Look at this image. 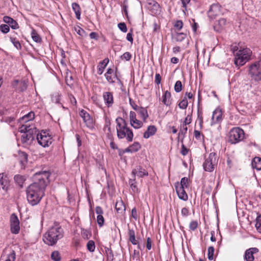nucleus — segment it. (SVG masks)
Instances as JSON below:
<instances>
[{"mask_svg":"<svg viewBox=\"0 0 261 261\" xmlns=\"http://www.w3.org/2000/svg\"><path fill=\"white\" fill-rule=\"evenodd\" d=\"M74 30L80 36L83 37L85 34V31L79 26L74 27Z\"/></svg>","mask_w":261,"mask_h":261,"instance_id":"obj_49","label":"nucleus"},{"mask_svg":"<svg viewBox=\"0 0 261 261\" xmlns=\"http://www.w3.org/2000/svg\"><path fill=\"white\" fill-rule=\"evenodd\" d=\"M130 122L131 125L133 127H134L135 128H136V129L141 127L143 125V123L141 121H140L137 119H135L132 121H130Z\"/></svg>","mask_w":261,"mask_h":261,"instance_id":"obj_37","label":"nucleus"},{"mask_svg":"<svg viewBox=\"0 0 261 261\" xmlns=\"http://www.w3.org/2000/svg\"><path fill=\"white\" fill-rule=\"evenodd\" d=\"M51 258L54 261H60L61 256L58 251H54L51 254Z\"/></svg>","mask_w":261,"mask_h":261,"instance_id":"obj_40","label":"nucleus"},{"mask_svg":"<svg viewBox=\"0 0 261 261\" xmlns=\"http://www.w3.org/2000/svg\"><path fill=\"white\" fill-rule=\"evenodd\" d=\"M118 28L123 32L126 33L127 31V27L124 22H120L118 24Z\"/></svg>","mask_w":261,"mask_h":261,"instance_id":"obj_53","label":"nucleus"},{"mask_svg":"<svg viewBox=\"0 0 261 261\" xmlns=\"http://www.w3.org/2000/svg\"><path fill=\"white\" fill-rule=\"evenodd\" d=\"M132 174L135 177L136 176L139 177H143L148 175V172L141 166H137L133 169Z\"/></svg>","mask_w":261,"mask_h":261,"instance_id":"obj_14","label":"nucleus"},{"mask_svg":"<svg viewBox=\"0 0 261 261\" xmlns=\"http://www.w3.org/2000/svg\"><path fill=\"white\" fill-rule=\"evenodd\" d=\"M129 240L133 245H138V248L141 250L138 241L136 239L135 232L133 229H128Z\"/></svg>","mask_w":261,"mask_h":261,"instance_id":"obj_25","label":"nucleus"},{"mask_svg":"<svg viewBox=\"0 0 261 261\" xmlns=\"http://www.w3.org/2000/svg\"><path fill=\"white\" fill-rule=\"evenodd\" d=\"M244 137V130L239 128L235 127L229 132V141L231 144H236L242 140Z\"/></svg>","mask_w":261,"mask_h":261,"instance_id":"obj_5","label":"nucleus"},{"mask_svg":"<svg viewBox=\"0 0 261 261\" xmlns=\"http://www.w3.org/2000/svg\"><path fill=\"white\" fill-rule=\"evenodd\" d=\"M218 23L221 28H223L226 23V20L225 18H221L218 20Z\"/></svg>","mask_w":261,"mask_h":261,"instance_id":"obj_63","label":"nucleus"},{"mask_svg":"<svg viewBox=\"0 0 261 261\" xmlns=\"http://www.w3.org/2000/svg\"><path fill=\"white\" fill-rule=\"evenodd\" d=\"M3 21L8 24L9 27H10L12 29H16L18 28V24L17 22L14 20L12 18L5 16L3 17Z\"/></svg>","mask_w":261,"mask_h":261,"instance_id":"obj_18","label":"nucleus"},{"mask_svg":"<svg viewBox=\"0 0 261 261\" xmlns=\"http://www.w3.org/2000/svg\"><path fill=\"white\" fill-rule=\"evenodd\" d=\"M136 111L137 112L140 117L142 119L144 122H146L147 118L148 117L147 110L146 108L139 107Z\"/></svg>","mask_w":261,"mask_h":261,"instance_id":"obj_24","label":"nucleus"},{"mask_svg":"<svg viewBox=\"0 0 261 261\" xmlns=\"http://www.w3.org/2000/svg\"><path fill=\"white\" fill-rule=\"evenodd\" d=\"M23 134L21 137V141L23 144H31L34 140V137L29 135L27 133H23Z\"/></svg>","mask_w":261,"mask_h":261,"instance_id":"obj_26","label":"nucleus"},{"mask_svg":"<svg viewBox=\"0 0 261 261\" xmlns=\"http://www.w3.org/2000/svg\"><path fill=\"white\" fill-rule=\"evenodd\" d=\"M181 213V215L184 217H187L190 214L189 210L186 207H184L182 208Z\"/></svg>","mask_w":261,"mask_h":261,"instance_id":"obj_61","label":"nucleus"},{"mask_svg":"<svg viewBox=\"0 0 261 261\" xmlns=\"http://www.w3.org/2000/svg\"><path fill=\"white\" fill-rule=\"evenodd\" d=\"M188 105V102L187 97H185L184 98L178 103L179 107L181 109H186Z\"/></svg>","mask_w":261,"mask_h":261,"instance_id":"obj_43","label":"nucleus"},{"mask_svg":"<svg viewBox=\"0 0 261 261\" xmlns=\"http://www.w3.org/2000/svg\"><path fill=\"white\" fill-rule=\"evenodd\" d=\"M255 227L257 231L261 233V214L258 216L256 219Z\"/></svg>","mask_w":261,"mask_h":261,"instance_id":"obj_39","label":"nucleus"},{"mask_svg":"<svg viewBox=\"0 0 261 261\" xmlns=\"http://www.w3.org/2000/svg\"><path fill=\"white\" fill-rule=\"evenodd\" d=\"M60 94H59L58 93L54 94L51 96L52 101L56 103H60Z\"/></svg>","mask_w":261,"mask_h":261,"instance_id":"obj_45","label":"nucleus"},{"mask_svg":"<svg viewBox=\"0 0 261 261\" xmlns=\"http://www.w3.org/2000/svg\"><path fill=\"white\" fill-rule=\"evenodd\" d=\"M141 147L140 144L138 142H135L132 145L125 148L124 152H135L138 151Z\"/></svg>","mask_w":261,"mask_h":261,"instance_id":"obj_21","label":"nucleus"},{"mask_svg":"<svg viewBox=\"0 0 261 261\" xmlns=\"http://www.w3.org/2000/svg\"><path fill=\"white\" fill-rule=\"evenodd\" d=\"M222 13L221 7L218 4H214L210 7L207 12L208 17L211 19H215Z\"/></svg>","mask_w":261,"mask_h":261,"instance_id":"obj_11","label":"nucleus"},{"mask_svg":"<svg viewBox=\"0 0 261 261\" xmlns=\"http://www.w3.org/2000/svg\"><path fill=\"white\" fill-rule=\"evenodd\" d=\"M182 90V84L180 81H177L174 85V90L176 92H179Z\"/></svg>","mask_w":261,"mask_h":261,"instance_id":"obj_48","label":"nucleus"},{"mask_svg":"<svg viewBox=\"0 0 261 261\" xmlns=\"http://www.w3.org/2000/svg\"><path fill=\"white\" fill-rule=\"evenodd\" d=\"M36 139L39 144L43 147H48L52 143V137L47 131L41 130L38 133Z\"/></svg>","mask_w":261,"mask_h":261,"instance_id":"obj_6","label":"nucleus"},{"mask_svg":"<svg viewBox=\"0 0 261 261\" xmlns=\"http://www.w3.org/2000/svg\"><path fill=\"white\" fill-rule=\"evenodd\" d=\"M222 119V112L219 110H215L212 117V125L220 121Z\"/></svg>","mask_w":261,"mask_h":261,"instance_id":"obj_19","label":"nucleus"},{"mask_svg":"<svg viewBox=\"0 0 261 261\" xmlns=\"http://www.w3.org/2000/svg\"><path fill=\"white\" fill-rule=\"evenodd\" d=\"M129 184L130 185V188L133 191L134 193H139V190L137 187V186L136 185V182L135 181V178L134 179H130L129 180Z\"/></svg>","mask_w":261,"mask_h":261,"instance_id":"obj_34","label":"nucleus"},{"mask_svg":"<svg viewBox=\"0 0 261 261\" xmlns=\"http://www.w3.org/2000/svg\"><path fill=\"white\" fill-rule=\"evenodd\" d=\"M182 26L183 23L181 20H177L174 25L175 28H176L178 30H181Z\"/></svg>","mask_w":261,"mask_h":261,"instance_id":"obj_58","label":"nucleus"},{"mask_svg":"<svg viewBox=\"0 0 261 261\" xmlns=\"http://www.w3.org/2000/svg\"><path fill=\"white\" fill-rule=\"evenodd\" d=\"M9 179L7 174L2 173H0V184L2 189L7 191L9 186Z\"/></svg>","mask_w":261,"mask_h":261,"instance_id":"obj_16","label":"nucleus"},{"mask_svg":"<svg viewBox=\"0 0 261 261\" xmlns=\"http://www.w3.org/2000/svg\"><path fill=\"white\" fill-rule=\"evenodd\" d=\"M252 51L249 48H246L239 50L236 55L234 64L237 66H240L245 64L250 59Z\"/></svg>","mask_w":261,"mask_h":261,"instance_id":"obj_4","label":"nucleus"},{"mask_svg":"<svg viewBox=\"0 0 261 261\" xmlns=\"http://www.w3.org/2000/svg\"><path fill=\"white\" fill-rule=\"evenodd\" d=\"M116 122L118 138L119 139L125 138L127 142H132L133 140L134 134L132 130L127 127V123L125 120L121 117H118L116 119Z\"/></svg>","mask_w":261,"mask_h":261,"instance_id":"obj_3","label":"nucleus"},{"mask_svg":"<svg viewBox=\"0 0 261 261\" xmlns=\"http://www.w3.org/2000/svg\"><path fill=\"white\" fill-rule=\"evenodd\" d=\"M162 102L166 106H170L172 103L171 95L170 92L167 90L162 96Z\"/></svg>","mask_w":261,"mask_h":261,"instance_id":"obj_20","label":"nucleus"},{"mask_svg":"<svg viewBox=\"0 0 261 261\" xmlns=\"http://www.w3.org/2000/svg\"><path fill=\"white\" fill-rule=\"evenodd\" d=\"M95 212L98 215H102L103 214L102 208L99 206H97L95 207Z\"/></svg>","mask_w":261,"mask_h":261,"instance_id":"obj_64","label":"nucleus"},{"mask_svg":"<svg viewBox=\"0 0 261 261\" xmlns=\"http://www.w3.org/2000/svg\"><path fill=\"white\" fill-rule=\"evenodd\" d=\"M258 252L257 248H251L247 249L244 255V258L246 261H253L254 257L253 254Z\"/></svg>","mask_w":261,"mask_h":261,"instance_id":"obj_15","label":"nucleus"},{"mask_svg":"<svg viewBox=\"0 0 261 261\" xmlns=\"http://www.w3.org/2000/svg\"><path fill=\"white\" fill-rule=\"evenodd\" d=\"M217 164V155L215 153L211 152L205 159L203 164L204 169L206 171L212 172L214 170L215 166Z\"/></svg>","mask_w":261,"mask_h":261,"instance_id":"obj_7","label":"nucleus"},{"mask_svg":"<svg viewBox=\"0 0 261 261\" xmlns=\"http://www.w3.org/2000/svg\"><path fill=\"white\" fill-rule=\"evenodd\" d=\"M14 179L19 187L21 188L23 187V182L25 181V178L23 176L20 175H16L14 176Z\"/></svg>","mask_w":261,"mask_h":261,"instance_id":"obj_33","label":"nucleus"},{"mask_svg":"<svg viewBox=\"0 0 261 261\" xmlns=\"http://www.w3.org/2000/svg\"><path fill=\"white\" fill-rule=\"evenodd\" d=\"M214 248L213 246H210L208 248L207 256L208 259L210 260H212L214 259Z\"/></svg>","mask_w":261,"mask_h":261,"instance_id":"obj_44","label":"nucleus"},{"mask_svg":"<svg viewBox=\"0 0 261 261\" xmlns=\"http://www.w3.org/2000/svg\"><path fill=\"white\" fill-rule=\"evenodd\" d=\"M19 162L22 165H24L28 162V154L23 151H19L18 152Z\"/></svg>","mask_w":261,"mask_h":261,"instance_id":"obj_32","label":"nucleus"},{"mask_svg":"<svg viewBox=\"0 0 261 261\" xmlns=\"http://www.w3.org/2000/svg\"><path fill=\"white\" fill-rule=\"evenodd\" d=\"M35 118V114L33 112H30L27 114L24 115L19 119L20 123H25L33 120Z\"/></svg>","mask_w":261,"mask_h":261,"instance_id":"obj_28","label":"nucleus"},{"mask_svg":"<svg viewBox=\"0 0 261 261\" xmlns=\"http://www.w3.org/2000/svg\"><path fill=\"white\" fill-rule=\"evenodd\" d=\"M64 232L61 226L59 224H55L45 233L43 241L46 244L53 246L64 237Z\"/></svg>","mask_w":261,"mask_h":261,"instance_id":"obj_2","label":"nucleus"},{"mask_svg":"<svg viewBox=\"0 0 261 261\" xmlns=\"http://www.w3.org/2000/svg\"><path fill=\"white\" fill-rule=\"evenodd\" d=\"M153 3L152 13L156 14L159 11L160 5L157 2H153Z\"/></svg>","mask_w":261,"mask_h":261,"instance_id":"obj_51","label":"nucleus"},{"mask_svg":"<svg viewBox=\"0 0 261 261\" xmlns=\"http://www.w3.org/2000/svg\"><path fill=\"white\" fill-rule=\"evenodd\" d=\"M182 3V7L184 8V12L187 11L188 5L190 3L191 0H180Z\"/></svg>","mask_w":261,"mask_h":261,"instance_id":"obj_55","label":"nucleus"},{"mask_svg":"<svg viewBox=\"0 0 261 261\" xmlns=\"http://www.w3.org/2000/svg\"><path fill=\"white\" fill-rule=\"evenodd\" d=\"M50 175V173L48 171H40L34 174V182L26 190L27 200L31 205L38 204L44 196Z\"/></svg>","mask_w":261,"mask_h":261,"instance_id":"obj_1","label":"nucleus"},{"mask_svg":"<svg viewBox=\"0 0 261 261\" xmlns=\"http://www.w3.org/2000/svg\"><path fill=\"white\" fill-rule=\"evenodd\" d=\"M197 114H198L197 120L199 121L200 127L201 128L202 127V124H203L202 113L201 112H199V111L198 110Z\"/></svg>","mask_w":261,"mask_h":261,"instance_id":"obj_54","label":"nucleus"},{"mask_svg":"<svg viewBox=\"0 0 261 261\" xmlns=\"http://www.w3.org/2000/svg\"><path fill=\"white\" fill-rule=\"evenodd\" d=\"M20 133H27L32 137H37V134L40 133L34 125H31L30 124H22L19 128Z\"/></svg>","mask_w":261,"mask_h":261,"instance_id":"obj_10","label":"nucleus"},{"mask_svg":"<svg viewBox=\"0 0 261 261\" xmlns=\"http://www.w3.org/2000/svg\"><path fill=\"white\" fill-rule=\"evenodd\" d=\"M87 249L90 252H93L95 249V243L92 240H90L87 244Z\"/></svg>","mask_w":261,"mask_h":261,"instance_id":"obj_41","label":"nucleus"},{"mask_svg":"<svg viewBox=\"0 0 261 261\" xmlns=\"http://www.w3.org/2000/svg\"><path fill=\"white\" fill-rule=\"evenodd\" d=\"M252 166L253 168L257 170H261V158L259 157H255L252 162Z\"/></svg>","mask_w":261,"mask_h":261,"instance_id":"obj_31","label":"nucleus"},{"mask_svg":"<svg viewBox=\"0 0 261 261\" xmlns=\"http://www.w3.org/2000/svg\"><path fill=\"white\" fill-rule=\"evenodd\" d=\"M15 253L14 251H13L8 255V258L5 261H15Z\"/></svg>","mask_w":261,"mask_h":261,"instance_id":"obj_59","label":"nucleus"},{"mask_svg":"<svg viewBox=\"0 0 261 261\" xmlns=\"http://www.w3.org/2000/svg\"><path fill=\"white\" fill-rule=\"evenodd\" d=\"M105 251H106V253L108 259L110 261L113 260V258H114V255H113V251L111 250V249H110L108 247H106Z\"/></svg>","mask_w":261,"mask_h":261,"instance_id":"obj_38","label":"nucleus"},{"mask_svg":"<svg viewBox=\"0 0 261 261\" xmlns=\"http://www.w3.org/2000/svg\"><path fill=\"white\" fill-rule=\"evenodd\" d=\"M105 77L107 81L110 84H113L115 82V80H117L118 83L122 85V83L121 80L117 77L116 71L113 69L108 68L107 72L105 74Z\"/></svg>","mask_w":261,"mask_h":261,"instance_id":"obj_12","label":"nucleus"},{"mask_svg":"<svg viewBox=\"0 0 261 261\" xmlns=\"http://www.w3.org/2000/svg\"><path fill=\"white\" fill-rule=\"evenodd\" d=\"M189 150L186 148L184 144H182L181 145V149L180 153L182 155L184 156L188 154Z\"/></svg>","mask_w":261,"mask_h":261,"instance_id":"obj_57","label":"nucleus"},{"mask_svg":"<svg viewBox=\"0 0 261 261\" xmlns=\"http://www.w3.org/2000/svg\"><path fill=\"white\" fill-rule=\"evenodd\" d=\"M0 31L4 34H7L10 31V27L5 24H2L0 25Z\"/></svg>","mask_w":261,"mask_h":261,"instance_id":"obj_47","label":"nucleus"},{"mask_svg":"<svg viewBox=\"0 0 261 261\" xmlns=\"http://www.w3.org/2000/svg\"><path fill=\"white\" fill-rule=\"evenodd\" d=\"M175 188L179 198L184 201L187 200L188 196L185 190V188H179L178 186H176Z\"/></svg>","mask_w":261,"mask_h":261,"instance_id":"obj_22","label":"nucleus"},{"mask_svg":"<svg viewBox=\"0 0 261 261\" xmlns=\"http://www.w3.org/2000/svg\"><path fill=\"white\" fill-rule=\"evenodd\" d=\"M103 98L105 104L108 107H111L114 103L113 95L110 92H105L103 93Z\"/></svg>","mask_w":261,"mask_h":261,"instance_id":"obj_17","label":"nucleus"},{"mask_svg":"<svg viewBox=\"0 0 261 261\" xmlns=\"http://www.w3.org/2000/svg\"><path fill=\"white\" fill-rule=\"evenodd\" d=\"M31 36L33 40L37 42L40 43L42 41L41 38L40 36L37 34V32L35 30H33L31 33Z\"/></svg>","mask_w":261,"mask_h":261,"instance_id":"obj_35","label":"nucleus"},{"mask_svg":"<svg viewBox=\"0 0 261 261\" xmlns=\"http://www.w3.org/2000/svg\"><path fill=\"white\" fill-rule=\"evenodd\" d=\"M189 178L183 177L181 179L180 185L177 186L179 188H187L189 186Z\"/></svg>","mask_w":261,"mask_h":261,"instance_id":"obj_36","label":"nucleus"},{"mask_svg":"<svg viewBox=\"0 0 261 261\" xmlns=\"http://www.w3.org/2000/svg\"><path fill=\"white\" fill-rule=\"evenodd\" d=\"M105 219L102 215H97V222L99 227H102L104 224Z\"/></svg>","mask_w":261,"mask_h":261,"instance_id":"obj_50","label":"nucleus"},{"mask_svg":"<svg viewBox=\"0 0 261 261\" xmlns=\"http://www.w3.org/2000/svg\"><path fill=\"white\" fill-rule=\"evenodd\" d=\"M186 37V34L183 33H178L175 35V39L177 41H182Z\"/></svg>","mask_w":261,"mask_h":261,"instance_id":"obj_46","label":"nucleus"},{"mask_svg":"<svg viewBox=\"0 0 261 261\" xmlns=\"http://www.w3.org/2000/svg\"><path fill=\"white\" fill-rule=\"evenodd\" d=\"M10 230L13 234H18L20 231L19 221L18 217L15 213L10 216Z\"/></svg>","mask_w":261,"mask_h":261,"instance_id":"obj_9","label":"nucleus"},{"mask_svg":"<svg viewBox=\"0 0 261 261\" xmlns=\"http://www.w3.org/2000/svg\"><path fill=\"white\" fill-rule=\"evenodd\" d=\"M11 42L14 46L18 49H21V45L19 41L16 38L10 37Z\"/></svg>","mask_w":261,"mask_h":261,"instance_id":"obj_42","label":"nucleus"},{"mask_svg":"<svg viewBox=\"0 0 261 261\" xmlns=\"http://www.w3.org/2000/svg\"><path fill=\"white\" fill-rule=\"evenodd\" d=\"M188 130V127L186 124H180V129L178 134V138L181 140V142L182 143L183 140L185 137Z\"/></svg>","mask_w":261,"mask_h":261,"instance_id":"obj_27","label":"nucleus"},{"mask_svg":"<svg viewBox=\"0 0 261 261\" xmlns=\"http://www.w3.org/2000/svg\"><path fill=\"white\" fill-rule=\"evenodd\" d=\"M249 74L255 81H261V60L255 62L249 67Z\"/></svg>","mask_w":261,"mask_h":261,"instance_id":"obj_8","label":"nucleus"},{"mask_svg":"<svg viewBox=\"0 0 261 261\" xmlns=\"http://www.w3.org/2000/svg\"><path fill=\"white\" fill-rule=\"evenodd\" d=\"M79 115L82 118L83 121L88 127L90 128H93V120L87 112L82 109L80 111Z\"/></svg>","mask_w":261,"mask_h":261,"instance_id":"obj_13","label":"nucleus"},{"mask_svg":"<svg viewBox=\"0 0 261 261\" xmlns=\"http://www.w3.org/2000/svg\"><path fill=\"white\" fill-rule=\"evenodd\" d=\"M129 101L130 105L132 107L134 110L136 111L140 107L136 104L135 101H133L132 98H129Z\"/></svg>","mask_w":261,"mask_h":261,"instance_id":"obj_60","label":"nucleus"},{"mask_svg":"<svg viewBox=\"0 0 261 261\" xmlns=\"http://www.w3.org/2000/svg\"><path fill=\"white\" fill-rule=\"evenodd\" d=\"M131 58L132 55L129 52H125L121 56V59L122 60H125L126 61H129L131 59Z\"/></svg>","mask_w":261,"mask_h":261,"instance_id":"obj_52","label":"nucleus"},{"mask_svg":"<svg viewBox=\"0 0 261 261\" xmlns=\"http://www.w3.org/2000/svg\"><path fill=\"white\" fill-rule=\"evenodd\" d=\"M197 226H198L197 222L196 221H193L190 222V225H189V228L190 229H191L192 230H194L196 229V228L197 227Z\"/></svg>","mask_w":261,"mask_h":261,"instance_id":"obj_56","label":"nucleus"},{"mask_svg":"<svg viewBox=\"0 0 261 261\" xmlns=\"http://www.w3.org/2000/svg\"><path fill=\"white\" fill-rule=\"evenodd\" d=\"M72 8L75 14L76 18L78 20H80L81 19V8L80 7V5L77 3H73L72 4Z\"/></svg>","mask_w":261,"mask_h":261,"instance_id":"obj_29","label":"nucleus"},{"mask_svg":"<svg viewBox=\"0 0 261 261\" xmlns=\"http://www.w3.org/2000/svg\"><path fill=\"white\" fill-rule=\"evenodd\" d=\"M156 132V128L154 125L148 126L146 131L144 133L143 137L145 139L149 138L150 136L154 135Z\"/></svg>","mask_w":261,"mask_h":261,"instance_id":"obj_23","label":"nucleus"},{"mask_svg":"<svg viewBox=\"0 0 261 261\" xmlns=\"http://www.w3.org/2000/svg\"><path fill=\"white\" fill-rule=\"evenodd\" d=\"M161 76L159 73H156L155 76L154 82L157 85H159L161 83Z\"/></svg>","mask_w":261,"mask_h":261,"instance_id":"obj_62","label":"nucleus"},{"mask_svg":"<svg viewBox=\"0 0 261 261\" xmlns=\"http://www.w3.org/2000/svg\"><path fill=\"white\" fill-rule=\"evenodd\" d=\"M115 209L117 212L120 214H122L125 211V206L122 200L116 203Z\"/></svg>","mask_w":261,"mask_h":261,"instance_id":"obj_30","label":"nucleus"}]
</instances>
